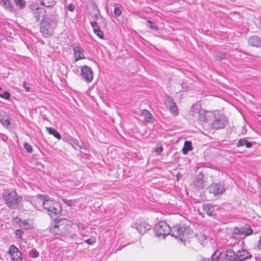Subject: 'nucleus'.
<instances>
[{"mask_svg": "<svg viewBox=\"0 0 261 261\" xmlns=\"http://www.w3.org/2000/svg\"><path fill=\"white\" fill-rule=\"evenodd\" d=\"M192 149V143L189 141H185L184 147L182 149V152L184 154H186L189 151Z\"/></svg>", "mask_w": 261, "mask_h": 261, "instance_id": "22", "label": "nucleus"}, {"mask_svg": "<svg viewBox=\"0 0 261 261\" xmlns=\"http://www.w3.org/2000/svg\"><path fill=\"white\" fill-rule=\"evenodd\" d=\"M31 10L37 21H39L41 17H45L43 14V9L37 5H32Z\"/></svg>", "mask_w": 261, "mask_h": 261, "instance_id": "14", "label": "nucleus"}, {"mask_svg": "<svg viewBox=\"0 0 261 261\" xmlns=\"http://www.w3.org/2000/svg\"><path fill=\"white\" fill-rule=\"evenodd\" d=\"M74 6L73 5H72V4H70L68 5V7H67V9L68 10L71 11V12H72L74 11Z\"/></svg>", "mask_w": 261, "mask_h": 261, "instance_id": "37", "label": "nucleus"}, {"mask_svg": "<svg viewBox=\"0 0 261 261\" xmlns=\"http://www.w3.org/2000/svg\"><path fill=\"white\" fill-rule=\"evenodd\" d=\"M154 233L158 237L164 238L170 234L181 242H185L190 237V229L189 227L182 225H176L170 228L166 222L160 221L154 226Z\"/></svg>", "mask_w": 261, "mask_h": 261, "instance_id": "1", "label": "nucleus"}, {"mask_svg": "<svg viewBox=\"0 0 261 261\" xmlns=\"http://www.w3.org/2000/svg\"><path fill=\"white\" fill-rule=\"evenodd\" d=\"M24 87L26 91L29 92L30 91V88L29 87H26L25 86H24Z\"/></svg>", "mask_w": 261, "mask_h": 261, "instance_id": "41", "label": "nucleus"}, {"mask_svg": "<svg viewBox=\"0 0 261 261\" xmlns=\"http://www.w3.org/2000/svg\"><path fill=\"white\" fill-rule=\"evenodd\" d=\"M2 195L5 204L11 209H16L22 200L21 196L13 189L4 190Z\"/></svg>", "mask_w": 261, "mask_h": 261, "instance_id": "3", "label": "nucleus"}, {"mask_svg": "<svg viewBox=\"0 0 261 261\" xmlns=\"http://www.w3.org/2000/svg\"><path fill=\"white\" fill-rule=\"evenodd\" d=\"M253 230L248 225H245L241 227H234L232 230L231 236L233 239H238L242 236L244 237L251 234Z\"/></svg>", "mask_w": 261, "mask_h": 261, "instance_id": "6", "label": "nucleus"}, {"mask_svg": "<svg viewBox=\"0 0 261 261\" xmlns=\"http://www.w3.org/2000/svg\"><path fill=\"white\" fill-rule=\"evenodd\" d=\"M208 189L210 193L213 194L215 196L222 195L225 190L223 184L217 183L211 185Z\"/></svg>", "mask_w": 261, "mask_h": 261, "instance_id": "10", "label": "nucleus"}, {"mask_svg": "<svg viewBox=\"0 0 261 261\" xmlns=\"http://www.w3.org/2000/svg\"><path fill=\"white\" fill-rule=\"evenodd\" d=\"M15 5L18 6L21 9H23L25 7V2L24 0H13Z\"/></svg>", "mask_w": 261, "mask_h": 261, "instance_id": "30", "label": "nucleus"}, {"mask_svg": "<svg viewBox=\"0 0 261 261\" xmlns=\"http://www.w3.org/2000/svg\"><path fill=\"white\" fill-rule=\"evenodd\" d=\"M0 121L3 125L8 126L10 124V117L6 114L4 115L3 117L1 119Z\"/></svg>", "mask_w": 261, "mask_h": 261, "instance_id": "26", "label": "nucleus"}, {"mask_svg": "<svg viewBox=\"0 0 261 261\" xmlns=\"http://www.w3.org/2000/svg\"><path fill=\"white\" fill-rule=\"evenodd\" d=\"M248 43L251 46L261 47V39L257 36H253L249 38Z\"/></svg>", "mask_w": 261, "mask_h": 261, "instance_id": "17", "label": "nucleus"}, {"mask_svg": "<svg viewBox=\"0 0 261 261\" xmlns=\"http://www.w3.org/2000/svg\"><path fill=\"white\" fill-rule=\"evenodd\" d=\"M23 147L24 149L27 150V151L29 153H31L33 151V149L30 144L28 143L27 142H25L23 144Z\"/></svg>", "mask_w": 261, "mask_h": 261, "instance_id": "33", "label": "nucleus"}, {"mask_svg": "<svg viewBox=\"0 0 261 261\" xmlns=\"http://www.w3.org/2000/svg\"><path fill=\"white\" fill-rule=\"evenodd\" d=\"M203 178L204 175L201 173L197 175L195 181V186L197 188L201 189L203 187Z\"/></svg>", "mask_w": 261, "mask_h": 261, "instance_id": "19", "label": "nucleus"}, {"mask_svg": "<svg viewBox=\"0 0 261 261\" xmlns=\"http://www.w3.org/2000/svg\"><path fill=\"white\" fill-rule=\"evenodd\" d=\"M75 243H76V244H80V243H81V242H79V241H76V242H75Z\"/></svg>", "mask_w": 261, "mask_h": 261, "instance_id": "42", "label": "nucleus"}, {"mask_svg": "<svg viewBox=\"0 0 261 261\" xmlns=\"http://www.w3.org/2000/svg\"><path fill=\"white\" fill-rule=\"evenodd\" d=\"M133 227H135L140 234H142L147 232L150 229V226L146 223L144 221L141 220H137Z\"/></svg>", "mask_w": 261, "mask_h": 261, "instance_id": "12", "label": "nucleus"}, {"mask_svg": "<svg viewBox=\"0 0 261 261\" xmlns=\"http://www.w3.org/2000/svg\"><path fill=\"white\" fill-rule=\"evenodd\" d=\"M41 4L46 7L54 6L56 4L55 0H40Z\"/></svg>", "mask_w": 261, "mask_h": 261, "instance_id": "25", "label": "nucleus"}, {"mask_svg": "<svg viewBox=\"0 0 261 261\" xmlns=\"http://www.w3.org/2000/svg\"><path fill=\"white\" fill-rule=\"evenodd\" d=\"M146 26L152 30L158 31L159 28L154 23H152L150 20H148L146 22Z\"/></svg>", "mask_w": 261, "mask_h": 261, "instance_id": "29", "label": "nucleus"}, {"mask_svg": "<svg viewBox=\"0 0 261 261\" xmlns=\"http://www.w3.org/2000/svg\"><path fill=\"white\" fill-rule=\"evenodd\" d=\"M162 151H163V148L162 146L156 148L155 150V152L158 154H160Z\"/></svg>", "mask_w": 261, "mask_h": 261, "instance_id": "38", "label": "nucleus"}, {"mask_svg": "<svg viewBox=\"0 0 261 261\" xmlns=\"http://www.w3.org/2000/svg\"><path fill=\"white\" fill-rule=\"evenodd\" d=\"M70 237L73 240H76L77 239V236L76 234H72L70 236Z\"/></svg>", "mask_w": 261, "mask_h": 261, "instance_id": "40", "label": "nucleus"}, {"mask_svg": "<svg viewBox=\"0 0 261 261\" xmlns=\"http://www.w3.org/2000/svg\"><path fill=\"white\" fill-rule=\"evenodd\" d=\"M49 232L55 235L58 234L60 235V233L58 232L60 231L59 227H57V223L56 222V224L53 226H51L49 229Z\"/></svg>", "mask_w": 261, "mask_h": 261, "instance_id": "27", "label": "nucleus"}, {"mask_svg": "<svg viewBox=\"0 0 261 261\" xmlns=\"http://www.w3.org/2000/svg\"><path fill=\"white\" fill-rule=\"evenodd\" d=\"M39 254V252L35 249H33L29 251L30 256L33 258L38 257Z\"/></svg>", "mask_w": 261, "mask_h": 261, "instance_id": "32", "label": "nucleus"}, {"mask_svg": "<svg viewBox=\"0 0 261 261\" xmlns=\"http://www.w3.org/2000/svg\"><path fill=\"white\" fill-rule=\"evenodd\" d=\"M252 257L250 253L245 249L240 250L235 253L232 249H228L224 254L215 252L211 261H243Z\"/></svg>", "mask_w": 261, "mask_h": 261, "instance_id": "2", "label": "nucleus"}, {"mask_svg": "<svg viewBox=\"0 0 261 261\" xmlns=\"http://www.w3.org/2000/svg\"><path fill=\"white\" fill-rule=\"evenodd\" d=\"M59 227L60 236L66 235L72 226V222L67 219H60L56 221Z\"/></svg>", "mask_w": 261, "mask_h": 261, "instance_id": "7", "label": "nucleus"}, {"mask_svg": "<svg viewBox=\"0 0 261 261\" xmlns=\"http://www.w3.org/2000/svg\"><path fill=\"white\" fill-rule=\"evenodd\" d=\"M95 242L96 241L94 239H89L85 240V242L89 245H93L95 243Z\"/></svg>", "mask_w": 261, "mask_h": 261, "instance_id": "36", "label": "nucleus"}, {"mask_svg": "<svg viewBox=\"0 0 261 261\" xmlns=\"http://www.w3.org/2000/svg\"><path fill=\"white\" fill-rule=\"evenodd\" d=\"M46 129L49 134L53 135L55 138L59 140L61 139V136L57 130L51 127H46Z\"/></svg>", "mask_w": 261, "mask_h": 261, "instance_id": "23", "label": "nucleus"}, {"mask_svg": "<svg viewBox=\"0 0 261 261\" xmlns=\"http://www.w3.org/2000/svg\"><path fill=\"white\" fill-rule=\"evenodd\" d=\"M9 254L11 256V258L14 260H18L21 258V253L18 249L14 245L10 246Z\"/></svg>", "mask_w": 261, "mask_h": 261, "instance_id": "15", "label": "nucleus"}, {"mask_svg": "<svg viewBox=\"0 0 261 261\" xmlns=\"http://www.w3.org/2000/svg\"><path fill=\"white\" fill-rule=\"evenodd\" d=\"M142 114L144 116H145L146 118L150 119L152 116L151 113L148 110H143Z\"/></svg>", "mask_w": 261, "mask_h": 261, "instance_id": "35", "label": "nucleus"}, {"mask_svg": "<svg viewBox=\"0 0 261 261\" xmlns=\"http://www.w3.org/2000/svg\"><path fill=\"white\" fill-rule=\"evenodd\" d=\"M203 211L208 216H212L214 211V206L211 203H206L203 205Z\"/></svg>", "mask_w": 261, "mask_h": 261, "instance_id": "20", "label": "nucleus"}, {"mask_svg": "<svg viewBox=\"0 0 261 261\" xmlns=\"http://www.w3.org/2000/svg\"><path fill=\"white\" fill-rule=\"evenodd\" d=\"M114 13L116 17L120 16L122 14L121 9L119 7L115 5L114 8Z\"/></svg>", "mask_w": 261, "mask_h": 261, "instance_id": "31", "label": "nucleus"}, {"mask_svg": "<svg viewBox=\"0 0 261 261\" xmlns=\"http://www.w3.org/2000/svg\"><path fill=\"white\" fill-rule=\"evenodd\" d=\"M245 145L247 148H249L252 146V143L249 142L245 139H240L237 145V147H241Z\"/></svg>", "mask_w": 261, "mask_h": 261, "instance_id": "21", "label": "nucleus"}, {"mask_svg": "<svg viewBox=\"0 0 261 261\" xmlns=\"http://www.w3.org/2000/svg\"><path fill=\"white\" fill-rule=\"evenodd\" d=\"M10 97V93L8 91H4L2 87H0V97L6 100H9Z\"/></svg>", "mask_w": 261, "mask_h": 261, "instance_id": "24", "label": "nucleus"}, {"mask_svg": "<svg viewBox=\"0 0 261 261\" xmlns=\"http://www.w3.org/2000/svg\"><path fill=\"white\" fill-rule=\"evenodd\" d=\"M214 118L212 127L214 129H221L224 127L227 123L225 117L219 114H213Z\"/></svg>", "mask_w": 261, "mask_h": 261, "instance_id": "8", "label": "nucleus"}, {"mask_svg": "<svg viewBox=\"0 0 261 261\" xmlns=\"http://www.w3.org/2000/svg\"><path fill=\"white\" fill-rule=\"evenodd\" d=\"M3 5L8 9L10 11H12L14 9L12 5L10 0H1Z\"/></svg>", "mask_w": 261, "mask_h": 261, "instance_id": "28", "label": "nucleus"}, {"mask_svg": "<svg viewBox=\"0 0 261 261\" xmlns=\"http://www.w3.org/2000/svg\"><path fill=\"white\" fill-rule=\"evenodd\" d=\"M202 238H203V239H206V238H205L204 236H202Z\"/></svg>", "mask_w": 261, "mask_h": 261, "instance_id": "43", "label": "nucleus"}, {"mask_svg": "<svg viewBox=\"0 0 261 261\" xmlns=\"http://www.w3.org/2000/svg\"><path fill=\"white\" fill-rule=\"evenodd\" d=\"M38 197L43 201V207L50 216L57 215L61 212L62 207L58 202L49 199L43 195H39Z\"/></svg>", "mask_w": 261, "mask_h": 261, "instance_id": "4", "label": "nucleus"}, {"mask_svg": "<svg viewBox=\"0 0 261 261\" xmlns=\"http://www.w3.org/2000/svg\"><path fill=\"white\" fill-rule=\"evenodd\" d=\"M73 55L75 62L85 58L84 49L81 47L79 43L74 44L73 45Z\"/></svg>", "mask_w": 261, "mask_h": 261, "instance_id": "13", "label": "nucleus"}, {"mask_svg": "<svg viewBox=\"0 0 261 261\" xmlns=\"http://www.w3.org/2000/svg\"><path fill=\"white\" fill-rule=\"evenodd\" d=\"M199 119L204 122H207L210 118L213 117V113L208 112H205L204 110H200L199 112Z\"/></svg>", "mask_w": 261, "mask_h": 261, "instance_id": "16", "label": "nucleus"}, {"mask_svg": "<svg viewBox=\"0 0 261 261\" xmlns=\"http://www.w3.org/2000/svg\"><path fill=\"white\" fill-rule=\"evenodd\" d=\"M225 58V54L224 53H218L216 56V59L218 61L222 60Z\"/></svg>", "mask_w": 261, "mask_h": 261, "instance_id": "34", "label": "nucleus"}, {"mask_svg": "<svg viewBox=\"0 0 261 261\" xmlns=\"http://www.w3.org/2000/svg\"><path fill=\"white\" fill-rule=\"evenodd\" d=\"M55 27L54 20L44 17L41 22L40 30L44 37H47L53 34Z\"/></svg>", "mask_w": 261, "mask_h": 261, "instance_id": "5", "label": "nucleus"}, {"mask_svg": "<svg viewBox=\"0 0 261 261\" xmlns=\"http://www.w3.org/2000/svg\"><path fill=\"white\" fill-rule=\"evenodd\" d=\"M165 98V104L171 114L174 116H177L178 114V111L174 99L169 95H166Z\"/></svg>", "mask_w": 261, "mask_h": 261, "instance_id": "9", "label": "nucleus"}, {"mask_svg": "<svg viewBox=\"0 0 261 261\" xmlns=\"http://www.w3.org/2000/svg\"><path fill=\"white\" fill-rule=\"evenodd\" d=\"M91 25L93 28L94 33L100 39L104 37L103 33L100 30L96 21H92L90 22Z\"/></svg>", "mask_w": 261, "mask_h": 261, "instance_id": "18", "label": "nucleus"}, {"mask_svg": "<svg viewBox=\"0 0 261 261\" xmlns=\"http://www.w3.org/2000/svg\"><path fill=\"white\" fill-rule=\"evenodd\" d=\"M81 75L82 79L87 83L91 82L93 79L92 69L86 65L81 67Z\"/></svg>", "mask_w": 261, "mask_h": 261, "instance_id": "11", "label": "nucleus"}, {"mask_svg": "<svg viewBox=\"0 0 261 261\" xmlns=\"http://www.w3.org/2000/svg\"><path fill=\"white\" fill-rule=\"evenodd\" d=\"M22 232H23L21 230L18 229L16 231L15 234L16 236H19L20 237Z\"/></svg>", "mask_w": 261, "mask_h": 261, "instance_id": "39", "label": "nucleus"}]
</instances>
